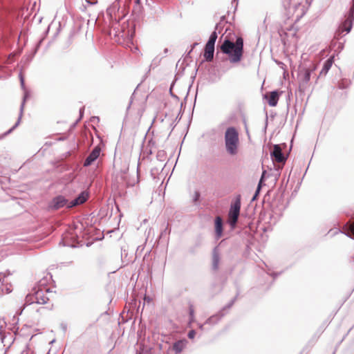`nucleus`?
<instances>
[{"mask_svg":"<svg viewBox=\"0 0 354 354\" xmlns=\"http://www.w3.org/2000/svg\"><path fill=\"white\" fill-rule=\"evenodd\" d=\"M221 50L223 53L228 56L230 63L235 64L239 62L243 53V39L242 37H237L235 42L225 39L221 46Z\"/></svg>","mask_w":354,"mask_h":354,"instance_id":"obj_1","label":"nucleus"},{"mask_svg":"<svg viewBox=\"0 0 354 354\" xmlns=\"http://www.w3.org/2000/svg\"><path fill=\"white\" fill-rule=\"evenodd\" d=\"M225 147L230 156H235L239 151V138L238 131L234 127H228L225 132Z\"/></svg>","mask_w":354,"mask_h":354,"instance_id":"obj_2","label":"nucleus"},{"mask_svg":"<svg viewBox=\"0 0 354 354\" xmlns=\"http://www.w3.org/2000/svg\"><path fill=\"white\" fill-rule=\"evenodd\" d=\"M302 0H282V6L286 15L290 17L297 15V17H302L304 13V6L301 5Z\"/></svg>","mask_w":354,"mask_h":354,"instance_id":"obj_3","label":"nucleus"},{"mask_svg":"<svg viewBox=\"0 0 354 354\" xmlns=\"http://www.w3.org/2000/svg\"><path fill=\"white\" fill-rule=\"evenodd\" d=\"M48 291V289L46 288H39L36 290V288H33L31 293L28 294L26 297V303L28 304H46L48 301V297L46 295V292Z\"/></svg>","mask_w":354,"mask_h":354,"instance_id":"obj_4","label":"nucleus"},{"mask_svg":"<svg viewBox=\"0 0 354 354\" xmlns=\"http://www.w3.org/2000/svg\"><path fill=\"white\" fill-rule=\"evenodd\" d=\"M241 209V198L239 196L235 201L231 205L228 213V223L232 228H234L237 223Z\"/></svg>","mask_w":354,"mask_h":354,"instance_id":"obj_5","label":"nucleus"},{"mask_svg":"<svg viewBox=\"0 0 354 354\" xmlns=\"http://www.w3.org/2000/svg\"><path fill=\"white\" fill-rule=\"evenodd\" d=\"M19 79H20L21 86L22 89L24 91L23 101H22V103L21 104V106H20V115H19V117L18 118L17 122L15 123V124L11 129H10L8 131H6L4 133V136H7L9 133H10L19 124L20 120H21V115H22V113H23V111H24V107L25 102L26 101V100L29 97V93L26 90V87H25L24 77V76H23L21 73H19Z\"/></svg>","mask_w":354,"mask_h":354,"instance_id":"obj_6","label":"nucleus"},{"mask_svg":"<svg viewBox=\"0 0 354 354\" xmlns=\"http://www.w3.org/2000/svg\"><path fill=\"white\" fill-rule=\"evenodd\" d=\"M6 326V322L4 319L0 318V338L4 346L10 347L14 342V336L11 333H9L8 336L6 335L4 331Z\"/></svg>","mask_w":354,"mask_h":354,"instance_id":"obj_7","label":"nucleus"},{"mask_svg":"<svg viewBox=\"0 0 354 354\" xmlns=\"http://www.w3.org/2000/svg\"><path fill=\"white\" fill-rule=\"evenodd\" d=\"M234 301H235V299H233L220 312H218L217 314L211 316L210 317H209L205 322V324H209V325L213 326V325L217 324L219 322V320L225 315L224 311L225 310L230 309L234 304Z\"/></svg>","mask_w":354,"mask_h":354,"instance_id":"obj_8","label":"nucleus"},{"mask_svg":"<svg viewBox=\"0 0 354 354\" xmlns=\"http://www.w3.org/2000/svg\"><path fill=\"white\" fill-rule=\"evenodd\" d=\"M345 17L346 19L342 23V27L348 33L351 31L354 21V0H353L352 6Z\"/></svg>","mask_w":354,"mask_h":354,"instance_id":"obj_9","label":"nucleus"},{"mask_svg":"<svg viewBox=\"0 0 354 354\" xmlns=\"http://www.w3.org/2000/svg\"><path fill=\"white\" fill-rule=\"evenodd\" d=\"M313 70L304 68L299 73V86L306 88L310 80L311 73Z\"/></svg>","mask_w":354,"mask_h":354,"instance_id":"obj_10","label":"nucleus"},{"mask_svg":"<svg viewBox=\"0 0 354 354\" xmlns=\"http://www.w3.org/2000/svg\"><path fill=\"white\" fill-rule=\"evenodd\" d=\"M69 202L63 196L55 197L49 205V207L53 209H59L64 206L68 207Z\"/></svg>","mask_w":354,"mask_h":354,"instance_id":"obj_11","label":"nucleus"},{"mask_svg":"<svg viewBox=\"0 0 354 354\" xmlns=\"http://www.w3.org/2000/svg\"><path fill=\"white\" fill-rule=\"evenodd\" d=\"M270 154L272 160L279 163L284 162L286 160V157L282 153L281 148L279 145H274L273 149L271 151Z\"/></svg>","mask_w":354,"mask_h":354,"instance_id":"obj_12","label":"nucleus"},{"mask_svg":"<svg viewBox=\"0 0 354 354\" xmlns=\"http://www.w3.org/2000/svg\"><path fill=\"white\" fill-rule=\"evenodd\" d=\"M101 148L99 146L95 147L84 162V167L90 166L95 160H96L100 155Z\"/></svg>","mask_w":354,"mask_h":354,"instance_id":"obj_13","label":"nucleus"},{"mask_svg":"<svg viewBox=\"0 0 354 354\" xmlns=\"http://www.w3.org/2000/svg\"><path fill=\"white\" fill-rule=\"evenodd\" d=\"M88 194L86 192H81L77 197L69 202L68 208H71L75 206L81 205L86 201L88 199Z\"/></svg>","mask_w":354,"mask_h":354,"instance_id":"obj_14","label":"nucleus"},{"mask_svg":"<svg viewBox=\"0 0 354 354\" xmlns=\"http://www.w3.org/2000/svg\"><path fill=\"white\" fill-rule=\"evenodd\" d=\"M220 262V252L218 247H215L212 250V269L217 270L218 269Z\"/></svg>","mask_w":354,"mask_h":354,"instance_id":"obj_15","label":"nucleus"},{"mask_svg":"<svg viewBox=\"0 0 354 354\" xmlns=\"http://www.w3.org/2000/svg\"><path fill=\"white\" fill-rule=\"evenodd\" d=\"M223 235V220L221 217L215 218V236L216 239H220Z\"/></svg>","mask_w":354,"mask_h":354,"instance_id":"obj_16","label":"nucleus"},{"mask_svg":"<svg viewBox=\"0 0 354 354\" xmlns=\"http://www.w3.org/2000/svg\"><path fill=\"white\" fill-rule=\"evenodd\" d=\"M214 46L206 44L205 47L204 57L206 61L211 62L214 57Z\"/></svg>","mask_w":354,"mask_h":354,"instance_id":"obj_17","label":"nucleus"},{"mask_svg":"<svg viewBox=\"0 0 354 354\" xmlns=\"http://www.w3.org/2000/svg\"><path fill=\"white\" fill-rule=\"evenodd\" d=\"M334 62V56L330 57L324 63L322 71H320V75H326L330 68H331L333 63Z\"/></svg>","mask_w":354,"mask_h":354,"instance_id":"obj_18","label":"nucleus"},{"mask_svg":"<svg viewBox=\"0 0 354 354\" xmlns=\"http://www.w3.org/2000/svg\"><path fill=\"white\" fill-rule=\"evenodd\" d=\"M279 100V94L276 91H272L268 98V104L270 106H275Z\"/></svg>","mask_w":354,"mask_h":354,"instance_id":"obj_19","label":"nucleus"},{"mask_svg":"<svg viewBox=\"0 0 354 354\" xmlns=\"http://www.w3.org/2000/svg\"><path fill=\"white\" fill-rule=\"evenodd\" d=\"M185 346L183 341H178L174 344L173 349L176 353L182 352Z\"/></svg>","mask_w":354,"mask_h":354,"instance_id":"obj_20","label":"nucleus"},{"mask_svg":"<svg viewBox=\"0 0 354 354\" xmlns=\"http://www.w3.org/2000/svg\"><path fill=\"white\" fill-rule=\"evenodd\" d=\"M217 37H218V36H217V33H216V31H214V32L211 34V35H210V37H209V39H208V41H207V44H208V45H211V46H214V45H215V42H216V41Z\"/></svg>","mask_w":354,"mask_h":354,"instance_id":"obj_21","label":"nucleus"},{"mask_svg":"<svg viewBox=\"0 0 354 354\" xmlns=\"http://www.w3.org/2000/svg\"><path fill=\"white\" fill-rule=\"evenodd\" d=\"M10 274H11V273L10 271H7L6 272H1L0 273V282L2 284H3L4 283H7V281L6 280V277Z\"/></svg>","mask_w":354,"mask_h":354,"instance_id":"obj_22","label":"nucleus"},{"mask_svg":"<svg viewBox=\"0 0 354 354\" xmlns=\"http://www.w3.org/2000/svg\"><path fill=\"white\" fill-rule=\"evenodd\" d=\"M166 158V153L165 151H158L157 153V158L160 160H164Z\"/></svg>","mask_w":354,"mask_h":354,"instance_id":"obj_23","label":"nucleus"},{"mask_svg":"<svg viewBox=\"0 0 354 354\" xmlns=\"http://www.w3.org/2000/svg\"><path fill=\"white\" fill-rule=\"evenodd\" d=\"M21 354H33L29 345H26L25 348L21 351Z\"/></svg>","mask_w":354,"mask_h":354,"instance_id":"obj_24","label":"nucleus"},{"mask_svg":"<svg viewBox=\"0 0 354 354\" xmlns=\"http://www.w3.org/2000/svg\"><path fill=\"white\" fill-rule=\"evenodd\" d=\"M260 189H261V182L259 183L257 190L255 192V194H254V196L252 197V201H254L256 199V198L257 197L258 194H259Z\"/></svg>","mask_w":354,"mask_h":354,"instance_id":"obj_25","label":"nucleus"},{"mask_svg":"<svg viewBox=\"0 0 354 354\" xmlns=\"http://www.w3.org/2000/svg\"><path fill=\"white\" fill-rule=\"evenodd\" d=\"M195 335H196V332L194 330H191L189 333H188V337L189 339H194V337H195Z\"/></svg>","mask_w":354,"mask_h":354,"instance_id":"obj_26","label":"nucleus"},{"mask_svg":"<svg viewBox=\"0 0 354 354\" xmlns=\"http://www.w3.org/2000/svg\"><path fill=\"white\" fill-rule=\"evenodd\" d=\"M189 317H190V320L193 321L194 318V311L193 308L189 309Z\"/></svg>","mask_w":354,"mask_h":354,"instance_id":"obj_27","label":"nucleus"},{"mask_svg":"<svg viewBox=\"0 0 354 354\" xmlns=\"http://www.w3.org/2000/svg\"><path fill=\"white\" fill-rule=\"evenodd\" d=\"M200 197V193L198 192H195L194 201H197Z\"/></svg>","mask_w":354,"mask_h":354,"instance_id":"obj_28","label":"nucleus"},{"mask_svg":"<svg viewBox=\"0 0 354 354\" xmlns=\"http://www.w3.org/2000/svg\"><path fill=\"white\" fill-rule=\"evenodd\" d=\"M205 323H204L203 324H198V328H199L201 330H204V326H205Z\"/></svg>","mask_w":354,"mask_h":354,"instance_id":"obj_29","label":"nucleus"},{"mask_svg":"<svg viewBox=\"0 0 354 354\" xmlns=\"http://www.w3.org/2000/svg\"><path fill=\"white\" fill-rule=\"evenodd\" d=\"M12 291V289L10 287H6V292L9 293Z\"/></svg>","mask_w":354,"mask_h":354,"instance_id":"obj_30","label":"nucleus"},{"mask_svg":"<svg viewBox=\"0 0 354 354\" xmlns=\"http://www.w3.org/2000/svg\"><path fill=\"white\" fill-rule=\"evenodd\" d=\"M87 3H88L90 4H95L97 3V1H87Z\"/></svg>","mask_w":354,"mask_h":354,"instance_id":"obj_31","label":"nucleus"},{"mask_svg":"<svg viewBox=\"0 0 354 354\" xmlns=\"http://www.w3.org/2000/svg\"><path fill=\"white\" fill-rule=\"evenodd\" d=\"M136 354H148L147 353H144L143 351L138 352Z\"/></svg>","mask_w":354,"mask_h":354,"instance_id":"obj_32","label":"nucleus"},{"mask_svg":"<svg viewBox=\"0 0 354 354\" xmlns=\"http://www.w3.org/2000/svg\"><path fill=\"white\" fill-rule=\"evenodd\" d=\"M80 118H81L82 116V109H80Z\"/></svg>","mask_w":354,"mask_h":354,"instance_id":"obj_33","label":"nucleus"},{"mask_svg":"<svg viewBox=\"0 0 354 354\" xmlns=\"http://www.w3.org/2000/svg\"><path fill=\"white\" fill-rule=\"evenodd\" d=\"M197 45V43H194L192 46V48H194Z\"/></svg>","mask_w":354,"mask_h":354,"instance_id":"obj_34","label":"nucleus"},{"mask_svg":"<svg viewBox=\"0 0 354 354\" xmlns=\"http://www.w3.org/2000/svg\"><path fill=\"white\" fill-rule=\"evenodd\" d=\"M352 263H353V264L354 265V256H353V258H352Z\"/></svg>","mask_w":354,"mask_h":354,"instance_id":"obj_35","label":"nucleus"}]
</instances>
